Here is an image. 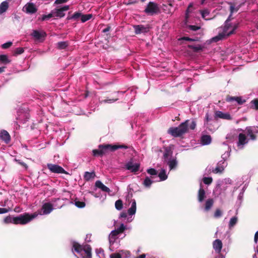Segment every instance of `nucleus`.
I'll return each instance as SVG.
<instances>
[{
	"mask_svg": "<svg viewBox=\"0 0 258 258\" xmlns=\"http://www.w3.org/2000/svg\"><path fill=\"white\" fill-rule=\"evenodd\" d=\"M189 120H186L180 123L177 127H171L168 131V134L175 138L181 137L185 134L188 132L189 129L194 130L197 126L196 121L192 119L191 123L189 124Z\"/></svg>",
	"mask_w": 258,
	"mask_h": 258,
	"instance_id": "f257e3e1",
	"label": "nucleus"
},
{
	"mask_svg": "<svg viewBox=\"0 0 258 258\" xmlns=\"http://www.w3.org/2000/svg\"><path fill=\"white\" fill-rule=\"evenodd\" d=\"M74 250L78 253L84 251V253L82 254L83 258H92V248L90 245H82L77 242L73 241L72 251Z\"/></svg>",
	"mask_w": 258,
	"mask_h": 258,
	"instance_id": "f03ea898",
	"label": "nucleus"
},
{
	"mask_svg": "<svg viewBox=\"0 0 258 258\" xmlns=\"http://www.w3.org/2000/svg\"><path fill=\"white\" fill-rule=\"evenodd\" d=\"M38 216V214L34 213L30 214L28 213H25L23 214H21L19 216L15 217L14 219V224H21L25 225L32 221L33 219Z\"/></svg>",
	"mask_w": 258,
	"mask_h": 258,
	"instance_id": "7ed1b4c3",
	"label": "nucleus"
},
{
	"mask_svg": "<svg viewBox=\"0 0 258 258\" xmlns=\"http://www.w3.org/2000/svg\"><path fill=\"white\" fill-rule=\"evenodd\" d=\"M160 12V10L158 5L153 2H150L144 10V12L150 16L157 15L159 14Z\"/></svg>",
	"mask_w": 258,
	"mask_h": 258,
	"instance_id": "20e7f679",
	"label": "nucleus"
},
{
	"mask_svg": "<svg viewBox=\"0 0 258 258\" xmlns=\"http://www.w3.org/2000/svg\"><path fill=\"white\" fill-rule=\"evenodd\" d=\"M258 126H247L245 130V135L249 137L248 140L255 141L257 139L256 134L258 133Z\"/></svg>",
	"mask_w": 258,
	"mask_h": 258,
	"instance_id": "39448f33",
	"label": "nucleus"
},
{
	"mask_svg": "<svg viewBox=\"0 0 258 258\" xmlns=\"http://www.w3.org/2000/svg\"><path fill=\"white\" fill-rule=\"evenodd\" d=\"M70 9V6L66 5L61 8H56L52 10V13L54 17L58 18H62L65 16L64 12Z\"/></svg>",
	"mask_w": 258,
	"mask_h": 258,
	"instance_id": "423d86ee",
	"label": "nucleus"
},
{
	"mask_svg": "<svg viewBox=\"0 0 258 258\" xmlns=\"http://www.w3.org/2000/svg\"><path fill=\"white\" fill-rule=\"evenodd\" d=\"M48 169L53 173L68 174L67 172L61 166L51 163L47 165Z\"/></svg>",
	"mask_w": 258,
	"mask_h": 258,
	"instance_id": "0eeeda50",
	"label": "nucleus"
},
{
	"mask_svg": "<svg viewBox=\"0 0 258 258\" xmlns=\"http://www.w3.org/2000/svg\"><path fill=\"white\" fill-rule=\"evenodd\" d=\"M98 148L101 150L103 155H106L109 152L115 151L114 149V145L111 144H102L98 146Z\"/></svg>",
	"mask_w": 258,
	"mask_h": 258,
	"instance_id": "6e6552de",
	"label": "nucleus"
},
{
	"mask_svg": "<svg viewBox=\"0 0 258 258\" xmlns=\"http://www.w3.org/2000/svg\"><path fill=\"white\" fill-rule=\"evenodd\" d=\"M46 35L45 32L43 31L40 32L36 30H33L31 34V36H33L35 40H40V41H43L45 39Z\"/></svg>",
	"mask_w": 258,
	"mask_h": 258,
	"instance_id": "1a4fd4ad",
	"label": "nucleus"
},
{
	"mask_svg": "<svg viewBox=\"0 0 258 258\" xmlns=\"http://www.w3.org/2000/svg\"><path fill=\"white\" fill-rule=\"evenodd\" d=\"M133 27L136 34L147 33L149 31L150 29L148 25L146 26L143 25H134Z\"/></svg>",
	"mask_w": 258,
	"mask_h": 258,
	"instance_id": "9d476101",
	"label": "nucleus"
},
{
	"mask_svg": "<svg viewBox=\"0 0 258 258\" xmlns=\"http://www.w3.org/2000/svg\"><path fill=\"white\" fill-rule=\"evenodd\" d=\"M23 9H25L24 11L26 13L30 14H34L37 11L35 5L32 3H28L26 4Z\"/></svg>",
	"mask_w": 258,
	"mask_h": 258,
	"instance_id": "9b49d317",
	"label": "nucleus"
},
{
	"mask_svg": "<svg viewBox=\"0 0 258 258\" xmlns=\"http://www.w3.org/2000/svg\"><path fill=\"white\" fill-rule=\"evenodd\" d=\"M0 140L6 144H9L11 141V136L9 133L6 130H2L0 132Z\"/></svg>",
	"mask_w": 258,
	"mask_h": 258,
	"instance_id": "f8f14e48",
	"label": "nucleus"
},
{
	"mask_svg": "<svg viewBox=\"0 0 258 258\" xmlns=\"http://www.w3.org/2000/svg\"><path fill=\"white\" fill-rule=\"evenodd\" d=\"M125 168L133 172H136L139 170L140 164L136 163L134 164L132 161H130L125 165Z\"/></svg>",
	"mask_w": 258,
	"mask_h": 258,
	"instance_id": "ddd939ff",
	"label": "nucleus"
},
{
	"mask_svg": "<svg viewBox=\"0 0 258 258\" xmlns=\"http://www.w3.org/2000/svg\"><path fill=\"white\" fill-rule=\"evenodd\" d=\"M42 210L44 215L48 214L53 210V206L50 203H45L42 205Z\"/></svg>",
	"mask_w": 258,
	"mask_h": 258,
	"instance_id": "4468645a",
	"label": "nucleus"
},
{
	"mask_svg": "<svg viewBox=\"0 0 258 258\" xmlns=\"http://www.w3.org/2000/svg\"><path fill=\"white\" fill-rule=\"evenodd\" d=\"M217 118L231 120L232 119L231 115L229 113H224L220 111H216L215 112V118Z\"/></svg>",
	"mask_w": 258,
	"mask_h": 258,
	"instance_id": "2eb2a0df",
	"label": "nucleus"
},
{
	"mask_svg": "<svg viewBox=\"0 0 258 258\" xmlns=\"http://www.w3.org/2000/svg\"><path fill=\"white\" fill-rule=\"evenodd\" d=\"M213 248L216 252L220 253L222 248V243L220 239H216L213 243Z\"/></svg>",
	"mask_w": 258,
	"mask_h": 258,
	"instance_id": "dca6fc26",
	"label": "nucleus"
},
{
	"mask_svg": "<svg viewBox=\"0 0 258 258\" xmlns=\"http://www.w3.org/2000/svg\"><path fill=\"white\" fill-rule=\"evenodd\" d=\"M248 139H247L245 134L240 133L238 135V146L244 145L248 143Z\"/></svg>",
	"mask_w": 258,
	"mask_h": 258,
	"instance_id": "f3484780",
	"label": "nucleus"
},
{
	"mask_svg": "<svg viewBox=\"0 0 258 258\" xmlns=\"http://www.w3.org/2000/svg\"><path fill=\"white\" fill-rule=\"evenodd\" d=\"M95 186L100 188L102 191L109 193L111 191L110 189L104 185L102 182L100 180H97L95 182Z\"/></svg>",
	"mask_w": 258,
	"mask_h": 258,
	"instance_id": "a211bd4d",
	"label": "nucleus"
},
{
	"mask_svg": "<svg viewBox=\"0 0 258 258\" xmlns=\"http://www.w3.org/2000/svg\"><path fill=\"white\" fill-rule=\"evenodd\" d=\"M201 144L203 145H209L212 142V138L210 135H203L201 138Z\"/></svg>",
	"mask_w": 258,
	"mask_h": 258,
	"instance_id": "6ab92c4d",
	"label": "nucleus"
},
{
	"mask_svg": "<svg viewBox=\"0 0 258 258\" xmlns=\"http://www.w3.org/2000/svg\"><path fill=\"white\" fill-rule=\"evenodd\" d=\"M201 187L198 191V198L199 202H202L205 198V191L202 186V183L200 184Z\"/></svg>",
	"mask_w": 258,
	"mask_h": 258,
	"instance_id": "aec40b11",
	"label": "nucleus"
},
{
	"mask_svg": "<svg viewBox=\"0 0 258 258\" xmlns=\"http://www.w3.org/2000/svg\"><path fill=\"white\" fill-rule=\"evenodd\" d=\"M227 4L229 5V11L230 13L231 14H233L234 12H237L239 9V6H236V4L235 3H233L231 2H227Z\"/></svg>",
	"mask_w": 258,
	"mask_h": 258,
	"instance_id": "412c9836",
	"label": "nucleus"
},
{
	"mask_svg": "<svg viewBox=\"0 0 258 258\" xmlns=\"http://www.w3.org/2000/svg\"><path fill=\"white\" fill-rule=\"evenodd\" d=\"M95 176L96 175L95 172L93 171L91 172H89L86 171L84 173V179L86 181H89L90 179L94 178L95 177Z\"/></svg>",
	"mask_w": 258,
	"mask_h": 258,
	"instance_id": "4be33fe9",
	"label": "nucleus"
},
{
	"mask_svg": "<svg viewBox=\"0 0 258 258\" xmlns=\"http://www.w3.org/2000/svg\"><path fill=\"white\" fill-rule=\"evenodd\" d=\"M9 8V3L7 1L2 2L0 5V15L6 12Z\"/></svg>",
	"mask_w": 258,
	"mask_h": 258,
	"instance_id": "5701e85b",
	"label": "nucleus"
},
{
	"mask_svg": "<svg viewBox=\"0 0 258 258\" xmlns=\"http://www.w3.org/2000/svg\"><path fill=\"white\" fill-rule=\"evenodd\" d=\"M136 212V202L135 200H134L132 202L131 208H130L128 210V213L130 215H134Z\"/></svg>",
	"mask_w": 258,
	"mask_h": 258,
	"instance_id": "b1692460",
	"label": "nucleus"
},
{
	"mask_svg": "<svg viewBox=\"0 0 258 258\" xmlns=\"http://www.w3.org/2000/svg\"><path fill=\"white\" fill-rule=\"evenodd\" d=\"M214 204V200L213 199H208L205 203V210L206 211H209L212 207L213 206Z\"/></svg>",
	"mask_w": 258,
	"mask_h": 258,
	"instance_id": "393cba45",
	"label": "nucleus"
},
{
	"mask_svg": "<svg viewBox=\"0 0 258 258\" xmlns=\"http://www.w3.org/2000/svg\"><path fill=\"white\" fill-rule=\"evenodd\" d=\"M57 48L59 49H64L69 46L68 41H60L56 44Z\"/></svg>",
	"mask_w": 258,
	"mask_h": 258,
	"instance_id": "a878e982",
	"label": "nucleus"
},
{
	"mask_svg": "<svg viewBox=\"0 0 258 258\" xmlns=\"http://www.w3.org/2000/svg\"><path fill=\"white\" fill-rule=\"evenodd\" d=\"M187 47L188 48L192 49L193 51L195 52H198L201 50H202L203 47L200 44L197 45H188Z\"/></svg>",
	"mask_w": 258,
	"mask_h": 258,
	"instance_id": "bb28decb",
	"label": "nucleus"
},
{
	"mask_svg": "<svg viewBox=\"0 0 258 258\" xmlns=\"http://www.w3.org/2000/svg\"><path fill=\"white\" fill-rule=\"evenodd\" d=\"M226 37V35L224 33L222 32L219 33L218 35L212 38V41L215 42L219 41V40H222Z\"/></svg>",
	"mask_w": 258,
	"mask_h": 258,
	"instance_id": "cd10ccee",
	"label": "nucleus"
},
{
	"mask_svg": "<svg viewBox=\"0 0 258 258\" xmlns=\"http://www.w3.org/2000/svg\"><path fill=\"white\" fill-rule=\"evenodd\" d=\"M200 13L202 15V18L204 19V20H209L211 19L210 18H206V16L209 15L210 14V11L208 9H206L203 10H201Z\"/></svg>",
	"mask_w": 258,
	"mask_h": 258,
	"instance_id": "c85d7f7f",
	"label": "nucleus"
},
{
	"mask_svg": "<svg viewBox=\"0 0 258 258\" xmlns=\"http://www.w3.org/2000/svg\"><path fill=\"white\" fill-rule=\"evenodd\" d=\"M172 151L170 148L166 147L165 148V152L163 154V157L165 159H167L169 156H171L172 154Z\"/></svg>",
	"mask_w": 258,
	"mask_h": 258,
	"instance_id": "c756f323",
	"label": "nucleus"
},
{
	"mask_svg": "<svg viewBox=\"0 0 258 258\" xmlns=\"http://www.w3.org/2000/svg\"><path fill=\"white\" fill-rule=\"evenodd\" d=\"M14 219H15V217L9 215L4 218L3 222L6 224L10 223L14 224V221H13Z\"/></svg>",
	"mask_w": 258,
	"mask_h": 258,
	"instance_id": "7c9ffc66",
	"label": "nucleus"
},
{
	"mask_svg": "<svg viewBox=\"0 0 258 258\" xmlns=\"http://www.w3.org/2000/svg\"><path fill=\"white\" fill-rule=\"evenodd\" d=\"M93 17L92 14H83L82 13L81 21L82 22L84 23L88 20L91 19Z\"/></svg>",
	"mask_w": 258,
	"mask_h": 258,
	"instance_id": "2f4dec72",
	"label": "nucleus"
},
{
	"mask_svg": "<svg viewBox=\"0 0 258 258\" xmlns=\"http://www.w3.org/2000/svg\"><path fill=\"white\" fill-rule=\"evenodd\" d=\"M250 108L254 110H258V99L251 100L250 102Z\"/></svg>",
	"mask_w": 258,
	"mask_h": 258,
	"instance_id": "473e14b6",
	"label": "nucleus"
},
{
	"mask_svg": "<svg viewBox=\"0 0 258 258\" xmlns=\"http://www.w3.org/2000/svg\"><path fill=\"white\" fill-rule=\"evenodd\" d=\"M0 61L4 64H8L11 62L8 56L5 54L0 55Z\"/></svg>",
	"mask_w": 258,
	"mask_h": 258,
	"instance_id": "72a5a7b5",
	"label": "nucleus"
},
{
	"mask_svg": "<svg viewBox=\"0 0 258 258\" xmlns=\"http://www.w3.org/2000/svg\"><path fill=\"white\" fill-rule=\"evenodd\" d=\"M153 181L149 177L147 176L145 178L143 183V185L146 187H150Z\"/></svg>",
	"mask_w": 258,
	"mask_h": 258,
	"instance_id": "f704fd0d",
	"label": "nucleus"
},
{
	"mask_svg": "<svg viewBox=\"0 0 258 258\" xmlns=\"http://www.w3.org/2000/svg\"><path fill=\"white\" fill-rule=\"evenodd\" d=\"M158 176L160 178L161 181H163L167 178V175H166V171L165 170L162 169L158 174Z\"/></svg>",
	"mask_w": 258,
	"mask_h": 258,
	"instance_id": "c9c22d12",
	"label": "nucleus"
},
{
	"mask_svg": "<svg viewBox=\"0 0 258 258\" xmlns=\"http://www.w3.org/2000/svg\"><path fill=\"white\" fill-rule=\"evenodd\" d=\"M115 208L118 210H120L123 208L122 201L121 200H117L115 203Z\"/></svg>",
	"mask_w": 258,
	"mask_h": 258,
	"instance_id": "e433bc0d",
	"label": "nucleus"
},
{
	"mask_svg": "<svg viewBox=\"0 0 258 258\" xmlns=\"http://www.w3.org/2000/svg\"><path fill=\"white\" fill-rule=\"evenodd\" d=\"M237 217L235 216L233 217L232 218H231L229 223V228L233 227L237 222Z\"/></svg>",
	"mask_w": 258,
	"mask_h": 258,
	"instance_id": "4c0bfd02",
	"label": "nucleus"
},
{
	"mask_svg": "<svg viewBox=\"0 0 258 258\" xmlns=\"http://www.w3.org/2000/svg\"><path fill=\"white\" fill-rule=\"evenodd\" d=\"M24 52V48L18 47L14 51V55L16 56L22 54Z\"/></svg>",
	"mask_w": 258,
	"mask_h": 258,
	"instance_id": "58836bf2",
	"label": "nucleus"
},
{
	"mask_svg": "<svg viewBox=\"0 0 258 258\" xmlns=\"http://www.w3.org/2000/svg\"><path fill=\"white\" fill-rule=\"evenodd\" d=\"M74 202L75 206L78 208H83L85 207L86 204L84 202L77 201V199Z\"/></svg>",
	"mask_w": 258,
	"mask_h": 258,
	"instance_id": "ea45409f",
	"label": "nucleus"
},
{
	"mask_svg": "<svg viewBox=\"0 0 258 258\" xmlns=\"http://www.w3.org/2000/svg\"><path fill=\"white\" fill-rule=\"evenodd\" d=\"M170 169L174 168L177 165V161L175 159H172L169 161L168 163Z\"/></svg>",
	"mask_w": 258,
	"mask_h": 258,
	"instance_id": "a19ab883",
	"label": "nucleus"
},
{
	"mask_svg": "<svg viewBox=\"0 0 258 258\" xmlns=\"http://www.w3.org/2000/svg\"><path fill=\"white\" fill-rule=\"evenodd\" d=\"M54 17V15L52 13V10L51 11L50 13L48 15H43L41 18L42 21H45L46 20H48L49 19Z\"/></svg>",
	"mask_w": 258,
	"mask_h": 258,
	"instance_id": "79ce46f5",
	"label": "nucleus"
},
{
	"mask_svg": "<svg viewBox=\"0 0 258 258\" xmlns=\"http://www.w3.org/2000/svg\"><path fill=\"white\" fill-rule=\"evenodd\" d=\"M82 16V13L80 12H75L73 15L72 18L73 20L75 21H78L79 19H81Z\"/></svg>",
	"mask_w": 258,
	"mask_h": 258,
	"instance_id": "37998d69",
	"label": "nucleus"
},
{
	"mask_svg": "<svg viewBox=\"0 0 258 258\" xmlns=\"http://www.w3.org/2000/svg\"><path fill=\"white\" fill-rule=\"evenodd\" d=\"M231 27H232V25L231 23H229V22L228 23L225 22L224 26L223 29V32L226 34V33L227 32V31Z\"/></svg>",
	"mask_w": 258,
	"mask_h": 258,
	"instance_id": "c03bdc74",
	"label": "nucleus"
},
{
	"mask_svg": "<svg viewBox=\"0 0 258 258\" xmlns=\"http://www.w3.org/2000/svg\"><path fill=\"white\" fill-rule=\"evenodd\" d=\"M203 181L205 184L209 185L212 182L213 178L211 177H205L203 178Z\"/></svg>",
	"mask_w": 258,
	"mask_h": 258,
	"instance_id": "a18cd8bd",
	"label": "nucleus"
},
{
	"mask_svg": "<svg viewBox=\"0 0 258 258\" xmlns=\"http://www.w3.org/2000/svg\"><path fill=\"white\" fill-rule=\"evenodd\" d=\"M147 172L151 175H157L158 174L157 171L154 168H149L147 169Z\"/></svg>",
	"mask_w": 258,
	"mask_h": 258,
	"instance_id": "49530a36",
	"label": "nucleus"
},
{
	"mask_svg": "<svg viewBox=\"0 0 258 258\" xmlns=\"http://www.w3.org/2000/svg\"><path fill=\"white\" fill-rule=\"evenodd\" d=\"M92 152H93V155L94 156H103V155L102 154V152H101V150L99 149L93 150Z\"/></svg>",
	"mask_w": 258,
	"mask_h": 258,
	"instance_id": "de8ad7c7",
	"label": "nucleus"
},
{
	"mask_svg": "<svg viewBox=\"0 0 258 258\" xmlns=\"http://www.w3.org/2000/svg\"><path fill=\"white\" fill-rule=\"evenodd\" d=\"M129 147L125 145H114V149L115 151H116V150H117L118 149H127Z\"/></svg>",
	"mask_w": 258,
	"mask_h": 258,
	"instance_id": "09e8293b",
	"label": "nucleus"
},
{
	"mask_svg": "<svg viewBox=\"0 0 258 258\" xmlns=\"http://www.w3.org/2000/svg\"><path fill=\"white\" fill-rule=\"evenodd\" d=\"M187 28L192 31H196L201 29L200 26H195V25H188Z\"/></svg>",
	"mask_w": 258,
	"mask_h": 258,
	"instance_id": "8fccbe9b",
	"label": "nucleus"
},
{
	"mask_svg": "<svg viewBox=\"0 0 258 258\" xmlns=\"http://www.w3.org/2000/svg\"><path fill=\"white\" fill-rule=\"evenodd\" d=\"M222 215V212L220 209H216L214 213V217L218 218L220 217Z\"/></svg>",
	"mask_w": 258,
	"mask_h": 258,
	"instance_id": "3c124183",
	"label": "nucleus"
},
{
	"mask_svg": "<svg viewBox=\"0 0 258 258\" xmlns=\"http://www.w3.org/2000/svg\"><path fill=\"white\" fill-rule=\"evenodd\" d=\"M236 97H233L230 95H227L226 97V101L228 102H231L234 101H236Z\"/></svg>",
	"mask_w": 258,
	"mask_h": 258,
	"instance_id": "603ef678",
	"label": "nucleus"
},
{
	"mask_svg": "<svg viewBox=\"0 0 258 258\" xmlns=\"http://www.w3.org/2000/svg\"><path fill=\"white\" fill-rule=\"evenodd\" d=\"M239 105H242L246 102L245 99H242L241 97H236V101Z\"/></svg>",
	"mask_w": 258,
	"mask_h": 258,
	"instance_id": "864d4df0",
	"label": "nucleus"
},
{
	"mask_svg": "<svg viewBox=\"0 0 258 258\" xmlns=\"http://www.w3.org/2000/svg\"><path fill=\"white\" fill-rule=\"evenodd\" d=\"M118 99L117 98H114L109 99H105L104 100H102V102L111 103L115 101H116L117 100H118Z\"/></svg>",
	"mask_w": 258,
	"mask_h": 258,
	"instance_id": "5fc2aeb1",
	"label": "nucleus"
},
{
	"mask_svg": "<svg viewBox=\"0 0 258 258\" xmlns=\"http://www.w3.org/2000/svg\"><path fill=\"white\" fill-rule=\"evenodd\" d=\"M12 44L13 43L12 42H10V41L7 42L2 44V47L3 49H7V48H9L10 47H11L12 45Z\"/></svg>",
	"mask_w": 258,
	"mask_h": 258,
	"instance_id": "6e6d98bb",
	"label": "nucleus"
},
{
	"mask_svg": "<svg viewBox=\"0 0 258 258\" xmlns=\"http://www.w3.org/2000/svg\"><path fill=\"white\" fill-rule=\"evenodd\" d=\"M224 170V168L222 166H219L218 165L214 170L215 173H222Z\"/></svg>",
	"mask_w": 258,
	"mask_h": 258,
	"instance_id": "4d7b16f0",
	"label": "nucleus"
},
{
	"mask_svg": "<svg viewBox=\"0 0 258 258\" xmlns=\"http://www.w3.org/2000/svg\"><path fill=\"white\" fill-rule=\"evenodd\" d=\"M125 230V227L123 224H121L119 227L117 228L116 230L118 232V234L122 233Z\"/></svg>",
	"mask_w": 258,
	"mask_h": 258,
	"instance_id": "13d9d810",
	"label": "nucleus"
},
{
	"mask_svg": "<svg viewBox=\"0 0 258 258\" xmlns=\"http://www.w3.org/2000/svg\"><path fill=\"white\" fill-rule=\"evenodd\" d=\"M11 208H0V214H4L9 212L11 211Z\"/></svg>",
	"mask_w": 258,
	"mask_h": 258,
	"instance_id": "bf43d9fd",
	"label": "nucleus"
},
{
	"mask_svg": "<svg viewBox=\"0 0 258 258\" xmlns=\"http://www.w3.org/2000/svg\"><path fill=\"white\" fill-rule=\"evenodd\" d=\"M110 258H122L121 255L119 253H113L110 255Z\"/></svg>",
	"mask_w": 258,
	"mask_h": 258,
	"instance_id": "052dcab7",
	"label": "nucleus"
},
{
	"mask_svg": "<svg viewBox=\"0 0 258 258\" xmlns=\"http://www.w3.org/2000/svg\"><path fill=\"white\" fill-rule=\"evenodd\" d=\"M69 0H55L54 5H59L67 3Z\"/></svg>",
	"mask_w": 258,
	"mask_h": 258,
	"instance_id": "680f3d73",
	"label": "nucleus"
},
{
	"mask_svg": "<svg viewBox=\"0 0 258 258\" xmlns=\"http://www.w3.org/2000/svg\"><path fill=\"white\" fill-rule=\"evenodd\" d=\"M119 234L118 233V232L115 230H113L111 231L110 233V235L111 237L115 238L117 235Z\"/></svg>",
	"mask_w": 258,
	"mask_h": 258,
	"instance_id": "e2e57ef3",
	"label": "nucleus"
},
{
	"mask_svg": "<svg viewBox=\"0 0 258 258\" xmlns=\"http://www.w3.org/2000/svg\"><path fill=\"white\" fill-rule=\"evenodd\" d=\"M180 39V40H182L189 41H195V39H192V38H189L188 37H181Z\"/></svg>",
	"mask_w": 258,
	"mask_h": 258,
	"instance_id": "0e129e2a",
	"label": "nucleus"
},
{
	"mask_svg": "<svg viewBox=\"0 0 258 258\" xmlns=\"http://www.w3.org/2000/svg\"><path fill=\"white\" fill-rule=\"evenodd\" d=\"M235 33V30L232 29V30H231L230 32L226 33V36L229 37L230 35H231L232 34H234Z\"/></svg>",
	"mask_w": 258,
	"mask_h": 258,
	"instance_id": "69168bd1",
	"label": "nucleus"
},
{
	"mask_svg": "<svg viewBox=\"0 0 258 258\" xmlns=\"http://www.w3.org/2000/svg\"><path fill=\"white\" fill-rule=\"evenodd\" d=\"M17 162L18 163V164H20L21 165L24 166L25 168H27L28 166L27 165V164L23 162H21L20 161V160H16Z\"/></svg>",
	"mask_w": 258,
	"mask_h": 258,
	"instance_id": "338daca9",
	"label": "nucleus"
},
{
	"mask_svg": "<svg viewBox=\"0 0 258 258\" xmlns=\"http://www.w3.org/2000/svg\"><path fill=\"white\" fill-rule=\"evenodd\" d=\"M232 15H233V14H231V13H230L229 16H228V18L227 19V20L225 21V22L228 23L230 21H231L233 19V18L232 17Z\"/></svg>",
	"mask_w": 258,
	"mask_h": 258,
	"instance_id": "774afa93",
	"label": "nucleus"
}]
</instances>
